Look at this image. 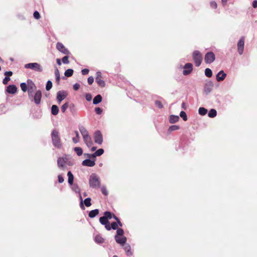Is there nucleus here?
I'll return each mask as SVG.
<instances>
[{"label": "nucleus", "instance_id": "6ab92c4d", "mask_svg": "<svg viewBox=\"0 0 257 257\" xmlns=\"http://www.w3.org/2000/svg\"><path fill=\"white\" fill-rule=\"evenodd\" d=\"M212 83L211 82H209L205 84L204 86V91L206 94L210 93L212 89Z\"/></svg>", "mask_w": 257, "mask_h": 257}, {"label": "nucleus", "instance_id": "0eeeda50", "mask_svg": "<svg viewBox=\"0 0 257 257\" xmlns=\"http://www.w3.org/2000/svg\"><path fill=\"white\" fill-rule=\"evenodd\" d=\"M215 56L212 52H207L204 57V60L206 63L211 64L214 61Z\"/></svg>", "mask_w": 257, "mask_h": 257}, {"label": "nucleus", "instance_id": "9b49d317", "mask_svg": "<svg viewBox=\"0 0 257 257\" xmlns=\"http://www.w3.org/2000/svg\"><path fill=\"white\" fill-rule=\"evenodd\" d=\"M67 93L65 90H60L57 92L56 99L58 103H61L67 96Z\"/></svg>", "mask_w": 257, "mask_h": 257}, {"label": "nucleus", "instance_id": "e2e57ef3", "mask_svg": "<svg viewBox=\"0 0 257 257\" xmlns=\"http://www.w3.org/2000/svg\"><path fill=\"white\" fill-rule=\"evenodd\" d=\"M80 86V85L79 83H76L73 86V89L75 91H77L79 89Z\"/></svg>", "mask_w": 257, "mask_h": 257}, {"label": "nucleus", "instance_id": "680f3d73", "mask_svg": "<svg viewBox=\"0 0 257 257\" xmlns=\"http://www.w3.org/2000/svg\"><path fill=\"white\" fill-rule=\"evenodd\" d=\"M103 225H104L105 228L107 230L109 231L111 229V224H110L109 222L106 224H104Z\"/></svg>", "mask_w": 257, "mask_h": 257}, {"label": "nucleus", "instance_id": "a18cd8bd", "mask_svg": "<svg viewBox=\"0 0 257 257\" xmlns=\"http://www.w3.org/2000/svg\"><path fill=\"white\" fill-rule=\"evenodd\" d=\"M75 133L76 134V137L73 138L72 140H73V142L76 144L79 142V133H78V131H75Z\"/></svg>", "mask_w": 257, "mask_h": 257}, {"label": "nucleus", "instance_id": "72a5a7b5", "mask_svg": "<svg viewBox=\"0 0 257 257\" xmlns=\"http://www.w3.org/2000/svg\"><path fill=\"white\" fill-rule=\"evenodd\" d=\"M73 72L74 71L72 69H68L65 71L64 75L66 77H71L72 76Z\"/></svg>", "mask_w": 257, "mask_h": 257}, {"label": "nucleus", "instance_id": "a878e982", "mask_svg": "<svg viewBox=\"0 0 257 257\" xmlns=\"http://www.w3.org/2000/svg\"><path fill=\"white\" fill-rule=\"evenodd\" d=\"M124 249L125 251L126 254L127 256H130L133 254V252L131 250V247L129 244H126L124 247Z\"/></svg>", "mask_w": 257, "mask_h": 257}, {"label": "nucleus", "instance_id": "423d86ee", "mask_svg": "<svg viewBox=\"0 0 257 257\" xmlns=\"http://www.w3.org/2000/svg\"><path fill=\"white\" fill-rule=\"evenodd\" d=\"M192 56L195 66L199 67L202 61V56L201 53L198 50H195L193 52Z\"/></svg>", "mask_w": 257, "mask_h": 257}, {"label": "nucleus", "instance_id": "4d7b16f0", "mask_svg": "<svg viewBox=\"0 0 257 257\" xmlns=\"http://www.w3.org/2000/svg\"><path fill=\"white\" fill-rule=\"evenodd\" d=\"M11 80L10 77L9 76H5L3 80V83L4 84L6 85L8 84V82Z\"/></svg>", "mask_w": 257, "mask_h": 257}, {"label": "nucleus", "instance_id": "4be33fe9", "mask_svg": "<svg viewBox=\"0 0 257 257\" xmlns=\"http://www.w3.org/2000/svg\"><path fill=\"white\" fill-rule=\"evenodd\" d=\"M179 119V117L178 115L172 114L169 117V122L171 123H174L177 122Z\"/></svg>", "mask_w": 257, "mask_h": 257}, {"label": "nucleus", "instance_id": "9d476101", "mask_svg": "<svg viewBox=\"0 0 257 257\" xmlns=\"http://www.w3.org/2000/svg\"><path fill=\"white\" fill-rule=\"evenodd\" d=\"M96 77L95 78V81L97 84L101 87H104L105 86V82L104 80L101 79L102 75L100 71H97L96 73Z\"/></svg>", "mask_w": 257, "mask_h": 257}, {"label": "nucleus", "instance_id": "aec40b11", "mask_svg": "<svg viewBox=\"0 0 257 257\" xmlns=\"http://www.w3.org/2000/svg\"><path fill=\"white\" fill-rule=\"evenodd\" d=\"M99 210L98 209H95L90 211L88 213V216L91 218H94L99 214Z\"/></svg>", "mask_w": 257, "mask_h": 257}, {"label": "nucleus", "instance_id": "774afa93", "mask_svg": "<svg viewBox=\"0 0 257 257\" xmlns=\"http://www.w3.org/2000/svg\"><path fill=\"white\" fill-rule=\"evenodd\" d=\"M252 7L253 8H257V0H254L253 2H252Z\"/></svg>", "mask_w": 257, "mask_h": 257}, {"label": "nucleus", "instance_id": "052dcab7", "mask_svg": "<svg viewBox=\"0 0 257 257\" xmlns=\"http://www.w3.org/2000/svg\"><path fill=\"white\" fill-rule=\"evenodd\" d=\"M64 178L61 175H59L58 176V181L59 183H62L64 182Z\"/></svg>", "mask_w": 257, "mask_h": 257}, {"label": "nucleus", "instance_id": "412c9836", "mask_svg": "<svg viewBox=\"0 0 257 257\" xmlns=\"http://www.w3.org/2000/svg\"><path fill=\"white\" fill-rule=\"evenodd\" d=\"M102 97L100 94H97L95 96L93 99V104L96 105L102 101Z\"/></svg>", "mask_w": 257, "mask_h": 257}, {"label": "nucleus", "instance_id": "2eb2a0df", "mask_svg": "<svg viewBox=\"0 0 257 257\" xmlns=\"http://www.w3.org/2000/svg\"><path fill=\"white\" fill-rule=\"evenodd\" d=\"M95 159H86L82 161V165L83 166L93 167L95 165Z\"/></svg>", "mask_w": 257, "mask_h": 257}, {"label": "nucleus", "instance_id": "b1692460", "mask_svg": "<svg viewBox=\"0 0 257 257\" xmlns=\"http://www.w3.org/2000/svg\"><path fill=\"white\" fill-rule=\"evenodd\" d=\"M69 110L72 114H75L77 112V109L75 105L73 103H69Z\"/></svg>", "mask_w": 257, "mask_h": 257}, {"label": "nucleus", "instance_id": "f03ea898", "mask_svg": "<svg viewBox=\"0 0 257 257\" xmlns=\"http://www.w3.org/2000/svg\"><path fill=\"white\" fill-rule=\"evenodd\" d=\"M124 230L121 228H119L116 230V234L114 236L115 241L123 246L125 244L127 238L123 235Z\"/></svg>", "mask_w": 257, "mask_h": 257}, {"label": "nucleus", "instance_id": "f8f14e48", "mask_svg": "<svg viewBox=\"0 0 257 257\" xmlns=\"http://www.w3.org/2000/svg\"><path fill=\"white\" fill-rule=\"evenodd\" d=\"M57 49L65 55H68L70 54L69 51L65 47L63 44L61 43L58 42L56 44Z\"/></svg>", "mask_w": 257, "mask_h": 257}, {"label": "nucleus", "instance_id": "603ef678", "mask_svg": "<svg viewBox=\"0 0 257 257\" xmlns=\"http://www.w3.org/2000/svg\"><path fill=\"white\" fill-rule=\"evenodd\" d=\"M97 156H100L104 153V150L103 149H99L95 152Z\"/></svg>", "mask_w": 257, "mask_h": 257}, {"label": "nucleus", "instance_id": "c756f323", "mask_svg": "<svg viewBox=\"0 0 257 257\" xmlns=\"http://www.w3.org/2000/svg\"><path fill=\"white\" fill-rule=\"evenodd\" d=\"M216 115H217V111L214 108L211 109L208 113V116L210 118H214Z\"/></svg>", "mask_w": 257, "mask_h": 257}, {"label": "nucleus", "instance_id": "37998d69", "mask_svg": "<svg viewBox=\"0 0 257 257\" xmlns=\"http://www.w3.org/2000/svg\"><path fill=\"white\" fill-rule=\"evenodd\" d=\"M72 186V189L76 193H80V189L77 184H73Z\"/></svg>", "mask_w": 257, "mask_h": 257}, {"label": "nucleus", "instance_id": "5701e85b", "mask_svg": "<svg viewBox=\"0 0 257 257\" xmlns=\"http://www.w3.org/2000/svg\"><path fill=\"white\" fill-rule=\"evenodd\" d=\"M68 183L70 185H72L74 181V176L72 172L69 171L67 173Z\"/></svg>", "mask_w": 257, "mask_h": 257}, {"label": "nucleus", "instance_id": "4468645a", "mask_svg": "<svg viewBox=\"0 0 257 257\" xmlns=\"http://www.w3.org/2000/svg\"><path fill=\"white\" fill-rule=\"evenodd\" d=\"M17 87L14 84L9 85L7 87L6 92L11 94H14L17 91Z\"/></svg>", "mask_w": 257, "mask_h": 257}, {"label": "nucleus", "instance_id": "bb28decb", "mask_svg": "<svg viewBox=\"0 0 257 257\" xmlns=\"http://www.w3.org/2000/svg\"><path fill=\"white\" fill-rule=\"evenodd\" d=\"M57 164L59 168H63L65 164V159L59 157L57 160Z\"/></svg>", "mask_w": 257, "mask_h": 257}, {"label": "nucleus", "instance_id": "c85d7f7f", "mask_svg": "<svg viewBox=\"0 0 257 257\" xmlns=\"http://www.w3.org/2000/svg\"><path fill=\"white\" fill-rule=\"evenodd\" d=\"M94 241L96 243L100 244L104 242V238L99 234L96 235L94 237Z\"/></svg>", "mask_w": 257, "mask_h": 257}, {"label": "nucleus", "instance_id": "6e6552de", "mask_svg": "<svg viewBox=\"0 0 257 257\" xmlns=\"http://www.w3.org/2000/svg\"><path fill=\"white\" fill-rule=\"evenodd\" d=\"M94 140L95 143L99 145L102 144L103 142V138L101 132L97 130L94 134Z\"/></svg>", "mask_w": 257, "mask_h": 257}, {"label": "nucleus", "instance_id": "09e8293b", "mask_svg": "<svg viewBox=\"0 0 257 257\" xmlns=\"http://www.w3.org/2000/svg\"><path fill=\"white\" fill-rule=\"evenodd\" d=\"M79 193V198H80V207L82 210H84L85 207L83 204V199H82V196H81L80 193Z\"/></svg>", "mask_w": 257, "mask_h": 257}, {"label": "nucleus", "instance_id": "58836bf2", "mask_svg": "<svg viewBox=\"0 0 257 257\" xmlns=\"http://www.w3.org/2000/svg\"><path fill=\"white\" fill-rule=\"evenodd\" d=\"M205 75L207 77H211L212 76V70L210 68H206L205 70Z\"/></svg>", "mask_w": 257, "mask_h": 257}, {"label": "nucleus", "instance_id": "a19ab883", "mask_svg": "<svg viewBox=\"0 0 257 257\" xmlns=\"http://www.w3.org/2000/svg\"><path fill=\"white\" fill-rule=\"evenodd\" d=\"M53 83L51 80H48L46 85V89L47 91H49L52 87Z\"/></svg>", "mask_w": 257, "mask_h": 257}, {"label": "nucleus", "instance_id": "ea45409f", "mask_svg": "<svg viewBox=\"0 0 257 257\" xmlns=\"http://www.w3.org/2000/svg\"><path fill=\"white\" fill-rule=\"evenodd\" d=\"M99 222L102 225H104L105 224H106L108 222H109V220H108L107 219H106L104 216H101L99 218Z\"/></svg>", "mask_w": 257, "mask_h": 257}, {"label": "nucleus", "instance_id": "f257e3e1", "mask_svg": "<svg viewBox=\"0 0 257 257\" xmlns=\"http://www.w3.org/2000/svg\"><path fill=\"white\" fill-rule=\"evenodd\" d=\"M53 145L57 149H61L62 144L61 142L59 133L56 130H53L51 134Z\"/></svg>", "mask_w": 257, "mask_h": 257}, {"label": "nucleus", "instance_id": "79ce46f5", "mask_svg": "<svg viewBox=\"0 0 257 257\" xmlns=\"http://www.w3.org/2000/svg\"><path fill=\"white\" fill-rule=\"evenodd\" d=\"M69 107V102H65V103H64L62 106H61V111L63 113H64L66 109L68 108Z\"/></svg>", "mask_w": 257, "mask_h": 257}, {"label": "nucleus", "instance_id": "f704fd0d", "mask_svg": "<svg viewBox=\"0 0 257 257\" xmlns=\"http://www.w3.org/2000/svg\"><path fill=\"white\" fill-rule=\"evenodd\" d=\"M74 151L78 156H81L83 154V150L80 147H75L74 148Z\"/></svg>", "mask_w": 257, "mask_h": 257}, {"label": "nucleus", "instance_id": "7ed1b4c3", "mask_svg": "<svg viewBox=\"0 0 257 257\" xmlns=\"http://www.w3.org/2000/svg\"><path fill=\"white\" fill-rule=\"evenodd\" d=\"M42 94L40 90H37L34 94L33 92L29 93L28 97L31 102L36 105H39L41 102Z\"/></svg>", "mask_w": 257, "mask_h": 257}, {"label": "nucleus", "instance_id": "cd10ccee", "mask_svg": "<svg viewBox=\"0 0 257 257\" xmlns=\"http://www.w3.org/2000/svg\"><path fill=\"white\" fill-rule=\"evenodd\" d=\"M113 215L114 214L109 211H106L103 213L104 217L108 220L111 218H113Z\"/></svg>", "mask_w": 257, "mask_h": 257}, {"label": "nucleus", "instance_id": "3c124183", "mask_svg": "<svg viewBox=\"0 0 257 257\" xmlns=\"http://www.w3.org/2000/svg\"><path fill=\"white\" fill-rule=\"evenodd\" d=\"M155 104L156 106H157L159 108H162L163 107V105L162 102L159 100H156L155 101Z\"/></svg>", "mask_w": 257, "mask_h": 257}, {"label": "nucleus", "instance_id": "dca6fc26", "mask_svg": "<svg viewBox=\"0 0 257 257\" xmlns=\"http://www.w3.org/2000/svg\"><path fill=\"white\" fill-rule=\"evenodd\" d=\"M27 86L28 88V93L33 92L34 89L36 88V86L33 81L31 79L27 80Z\"/></svg>", "mask_w": 257, "mask_h": 257}, {"label": "nucleus", "instance_id": "4c0bfd02", "mask_svg": "<svg viewBox=\"0 0 257 257\" xmlns=\"http://www.w3.org/2000/svg\"><path fill=\"white\" fill-rule=\"evenodd\" d=\"M20 86H21L22 90L24 92H25L27 91H28V88L27 84L26 83H25V82L21 83L20 84Z\"/></svg>", "mask_w": 257, "mask_h": 257}, {"label": "nucleus", "instance_id": "c03bdc74", "mask_svg": "<svg viewBox=\"0 0 257 257\" xmlns=\"http://www.w3.org/2000/svg\"><path fill=\"white\" fill-rule=\"evenodd\" d=\"M180 117L184 121H186L188 119L186 113L184 111H181L180 113Z\"/></svg>", "mask_w": 257, "mask_h": 257}, {"label": "nucleus", "instance_id": "7c9ffc66", "mask_svg": "<svg viewBox=\"0 0 257 257\" xmlns=\"http://www.w3.org/2000/svg\"><path fill=\"white\" fill-rule=\"evenodd\" d=\"M208 110L206 108L203 107H199L198 109V113L201 115H205L207 114Z\"/></svg>", "mask_w": 257, "mask_h": 257}, {"label": "nucleus", "instance_id": "473e14b6", "mask_svg": "<svg viewBox=\"0 0 257 257\" xmlns=\"http://www.w3.org/2000/svg\"><path fill=\"white\" fill-rule=\"evenodd\" d=\"M179 128H180V127H179V125H171L169 127L168 132L169 133H171L173 131L179 130Z\"/></svg>", "mask_w": 257, "mask_h": 257}, {"label": "nucleus", "instance_id": "8fccbe9b", "mask_svg": "<svg viewBox=\"0 0 257 257\" xmlns=\"http://www.w3.org/2000/svg\"><path fill=\"white\" fill-rule=\"evenodd\" d=\"M33 17L35 19L38 20L40 18V14L37 11H35L33 13Z\"/></svg>", "mask_w": 257, "mask_h": 257}, {"label": "nucleus", "instance_id": "c9c22d12", "mask_svg": "<svg viewBox=\"0 0 257 257\" xmlns=\"http://www.w3.org/2000/svg\"><path fill=\"white\" fill-rule=\"evenodd\" d=\"M55 75L56 77V81L58 84L59 83L60 79V73L59 70L57 68H56L55 70Z\"/></svg>", "mask_w": 257, "mask_h": 257}, {"label": "nucleus", "instance_id": "e433bc0d", "mask_svg": "<svg viewBox=\"0 0 257 257\" xmlns=\"http://www.w3.org/2000/svg\"><path fill=\"white\" fill-rule=\"evenodd\" d=\"M91 199L90 197H87L84 199L83 201V204L86 206V207H89L91 205Z\"/></svg>", "mask_w": 257, "mask_h": 257}, {"label": "nucleus", "instance_id": "2f4dec72", "mask_svg": "<svg viewBox=\"0 0 257 257\" xmlns=\"http://www.w3.org/2000/svg\"><path fill=\"white\" fill-rule=\"evenodd\" d=\"M83 140L88 147H90L93 145V142L90 137L87 139H84Z\"/></svg>", "mask_w": 257, "mask_h": 257}, {"label": "nucleus", "instance_id": "69168bd1", "mask_svg": "<svg viewBox=\"0 0 257 257\" xmlns=\"http://www.w3.org/2000/svg\"><path fill=\"white\" fill-rule=\"evenodd\" d=\"M210 6L213 8V9H216L217 8V5L216 4V3L214 1H212L211 2H210Z\"/></svg>", "mask_w": 257, "mask_h": 257}, {"label": "nucleus", "instance_id": "13d9d810", "mask_svg": "<svg viewBox=\"0 0 257 257\" xmlns=\"http://www.w3.org/2000/svg\"><path fill=\"white\" fill-rule=\"evenodd\" d=\"M92 95L89 93L85 94V98L88 101H90L92 100Z\"/></svg>", "mask_w": 257, "mask_h": 257}, {"label": "nucleus", "instance_id": "20e7f679", "mask_svg": "<svg viewBox=\"0 0 257 257\" xmlns=\"http://www.w3.org/2000/svg\"><path fill=\"white\" fill-rule=\"evenodd\" d=\"M89 185L92 188H99L100 186L99 177L95 173H92L89 177Z\"/></svg>", "mask_w": 257, "mask_h": 257}, {"label": "nucleus", "instance_id": "393cba45", "mask_svg": "<svg viewBox=\"0 0 257 257\" xmlns=\"http://www.w3.org/2000/svg\"><path fill=\"white\" fill-rule=\"evenodd\" d=\"M59 110V107L57 105L55 104L52 105L51 108L52 114H53V115H56L57 114H58Z\"/></svg>", "mask_w": 257, "mask_h": 257}, {"label": "nucleus", "instance_id": "39448f33", "mask_svg": "<svg viewBox=\"0 0 257 257\" xmlns=\"http://www.w3.org/2000/svg\"><path fill=\"white\" fill-rule=\"evenodd\" d=\"M24 67L26 69H31L38 72L43 71L42 67L40 64L36 62L27 63L25 65Z\"/></svg>", "mask_w": 257, "mask_h": 257}, {"label": "nucleus", "instance_id": "0e129e2a", "mask_svg": "<svg viewBox=\"0 0 257 257\" xmlns=\"http://www.w3.org/2000/svg\"><path fill=\"white\" fill-rule=\"evenodd\" d=\"M89 72V69L87 68L83 69L81 70L82 74L83 75H87V74H88Z\"/></svg>", "mask_w": 257, "mask_h": 257}, {"label": "nucleus", "instance_id": "5fc2aeb1", "mask_svg": "<svg viewBox=\"0 0 257 257\" xmlns=\"http://www.w3.org/2000/svg\"><path fill=\"white\" fill-rule=\"evenodd\" d=\"M68 58H69L68 56H65L63 57L62 59V62L64 64H68L69 63Z\"/></svg>", "mask_w": 257, "mask_h": 257}, {"label": "nucleus", "instance_id": "de8ad7c7", "mask_svg": "<svg viewBox=\"0 0 257 257\" xmlns=\"http://www.w3.org/2000/svg\"><path fill=\"white\" fill-rule=\"evenodd\" d=\"M118 226L119 225H118L116 223H115V222H112L111 223V229H113V230H117L118 228Z\"/></svg>", "mask_w": 257, "mask_h": 257}, {"label": "nucleus", "instance_id": "49530a36", "mask_svg": "<svg viewBox=\"0 0 257 257\" xmlns=\"http://www.w3.org/2000/svg\"><path fill=\"white\" fill-rule=\"evenodd\" d=\"M113 219L115 220H116L115 222L118 225H119V226H122L123 224L120 221L119 218L118 217H117L115 215H113Z\"/></svg>", "mask_w": 257, "mask_h": 257}, {"label": "nucleus", "instance_id": "ddd939ff", "mask_svg": "<svg viewBox=\"0 0 257 257\" xmlns=\"http://www.w3.org/2000/svg\"><path fill=\"white\" fill-rule=\"evenodd\" d=\"M184 70L183 74L184 75H187L191 73L193 70V65L192 63H186L183 67Z\"/></svg>", "mask_w": 257, "mask_h": 257}, {"label": "nucleus", "instance_id": "6e6d98bb", "mask_svg": "<svg viewBox=\"0 0 257 257\" xmlns=\"http://www.w3.org/2000/svg\"><path fill=\"white\" fill-rule=\"evenodd\" d=\"M101 191L103 195L105 196H107L108 195V191H107L106 188L104 186H103L101 188Z\"/></svg>", "mask_w": 257, "mask_h": 257}, {"label": "nucleus", "instance_id": "338daca9", "mask_svg": "<svg viewBox=\"0 0 257 257\" xmlns=\"http://www.w3.org/2000/svg\"><path fill=\"white\" fill-rule=\"evenodd\" d=\"M5 76H9V77L13 75V72L11 71H6L4 73Z\"/></svg>", "mask_w": 257, "mask_h": 257}, {"label": "nucleus", "instance_id": "bf43d9fd", "mask_svg": "<svg viewBox=\"0 0 257 257\" xmlns=\"http://www.w3.org/2000/svg\"><path fill=\"white\" fill-rule=\"evenodd\" d=\"M88 83L91 85L94 82V78L92 76H89L87 79Z\"/></svg>", "mask_w": 257, "mask_h": 257}, {"label": "nucleus", "instance_id": "864d4df0", "mask_svg": "<svg viewBox=\"0 0 257 257\" xmlns=\"http://www.w3.org/2000/svg\"><path fill=\"white\" fill-rule=\"evenodd\" d=\"M94 110L95 113L98 115L101 114L102 112V109L100 107H95Z\"/></svg>", "mask_w": 257, "mask_h": 257}, {"label": "nucleus", "instance_id": "1a4fd4ad", "mask_svg": "<svg viewBox=\"0 0 257 257\" xmlns=\"http://www.w3.org/2000/svg\"><path fill=\"white\" fill-rule=\"evenodd\" d=\"M244 45V38L242 37L238 41L237 46L238 54L241 55L243 53Z\"/></svg>", "mask_w": 257, "mask_h": 257}, {"label": "nucleus", "instance_id": "f3484780", "mask_svg": "<svg viewBox=\"0 0 257 257\" xmlns=\"http://www.w3.org/2000/svg\"><path fill=\"white\" fill-rule=\"evenodd\" d=\"M79 130L82 136L83 139H87L90 137L88 131L83 125H79Z\"/></svg>", "mask_w": 257, "mask_h": 257}, {"label": "nucleus", "instance_id": "a211bd4d", "mask_svg": "<svg viewBox=\"0 0 257 257\" xmlns=\"http://www.w3.org/2000/svg\"><path fill=\"white\" fill-rule=\"evenodd\" d=\"M226 74L223 71L220 70L216 75V79L217 81H222L225 78Z\"/></svg>", "mask_w": 257, "mask_h": 257}]
</instances>
